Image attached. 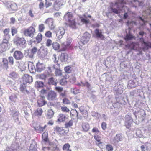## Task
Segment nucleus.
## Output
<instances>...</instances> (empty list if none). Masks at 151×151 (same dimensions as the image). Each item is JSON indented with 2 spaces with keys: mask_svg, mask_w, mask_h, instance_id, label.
Returning <instances> with one entry per match:
<instances>
[{
  "mask_svg": "<svg viewBox=\"0 0 151 151\" xmlns=\"http://www.w3.org/2000/svg\"><path fill=\"white\" fill-rule=\"evenodd\" d=\"M118 1L115 2L114 5L116 6L118 9L116 8H114L111 7L110 9H111L113 12L116 14H118L119 13V10H120L121 7H122L123 5L124 4H126V1L127 0H117Z\"/></svg>",
  "mask_w": 151,
  "mask_h": 151,
  "instance_id": "nucleus-1",
  "label": "nucleus"
},
{
  "mask_svg": "<svg viewBox=\"0 0 151 151\" xmlns=\"http://www.w3.org/2000/svg\"><path fill=\"white\" fill-rule=\"evenodd\" d=\"M91 35L87 32H86L83 35V36L81 37V40L79 44L80 46L79 47L80 49H81V45H84L86 44L89 41Z\"/></svg>",
  "mask_w": 151,
  "mask_h": 151,
  "instance_id": "nucleus-2",
  "label": "nucleus"
},
{
  "mask_svg": "<svg viewBox=\"0 0 151 151\" xmlns=\"http://www.w3.org/2000/svg\"><path fill=\"white\" fill-rule=\"evenodd\" d=\"M35 31V29L33 27L30 26L24 30L23 33L25 36L32 38L34 37Z\"/></svg>",
  "mask_w": 151,
  "mask_h": 151,
  "instance_id": "nucleus-3",
  "label": "nucleus"
},
{
  "mask_svg": "<svg viewBox=\"0 0 151 151\" xmlns=\"http://www.w3.org/2000/svg\"><path fill=\"white\" fill-rule=\"evenodd\" d=\"M54 32L56 34V36L58 39L59 40L61 39L65 32V29L62 27H60L58 29H56Z\"/></svg>",
  "mask_w": 151,
  "mask_h": 151,
  "instance_id": "nucleus-4",
  "label": "nucleus"
},
{
  "mask_svg": "<svg viewBox=\"0 0 151 151\" xmlns=\"http://www.w3.org/2000/svg\"><path fill=\"white\" fill-rule=\"evenodd\" d=\"M16 43L17 46H20L23 48H25L26 47V40L23 37H18L17 38Z\"/></svg>",
  "mask_w": 151,
  "mask_h": 151,
  "instance_id": "nucleus-5",
  "label": "nucleus"
},
{
  "mask_svg": "<svg viewBox=\"0 0 151 151\" xmlns=\"http://www.w3.org/2000/svg\"><path fill=\"white\" fill-rule=\"evenodd\" d=\"M140 40L142 46V49L143 51L148 50L149 48H151V42H147L145 41L142 37L140 38Z\"/></svg>",
  "mask_w": 151,
  "mask_h": 151,
  "instance_id": "nucleus-6",
  "label": "nucleus"
},
{
  "mask_svg": "<svg viewBox=\"0 0 151 151\" xmlns=\"http://www.w3.org/2000/svg\"><path fill=\"white\" fill-rule=\"evenodd\" d=\"M133 122V119L130 116L128 115L125 116V125L127 128H129Z\"/></svg>",
  "mask_w": 151,
  "mask_h": 151,
  "instance_id": "nucleus-7",
  "label": "nucleus"
},
{
  "mask_svg": "<svg viewBox=\"0 0 151 151\" xmlns=\"http://www.w3.org/2000/svg\"><path fill=\"white\" fill-rule=\"evenodd\" d=\"M53 22L54 21L52 18H49L46 20L45 23L48 24L50 29L53 30L55 27V25Z\"/></svg>",
  "mask_w": 151,
  "mask_h": 151,
  "instance_id": "nucleus-8",
  "label": "nucleus"
},
{
  "mask_svg": "<svg viewBox=\"0 0 151 151\" xmlns=\"http://www.w3.org/2000/svg\"><path fill=\"white\" fill-rule=\"evenodd\" d=\"M123 139V137L122 134H118L113 138L112 142L114 144H116L119 141H122Z\"/></svg>",
  "mask_w": 151,
  "mask_h": 151,
  "instance_id": "nucleus-9",
  "label": "nucleus"
},
{
  "mask_svg": "<svg viewBox=\"0 0 151 151\" xmlns=\"http://www.w3.org/2000/svg\"><path fill=\"white\" fill-rule=\"evenodd\" d=\"M13 56L17 60H21L24 57L23 54L20 51H15L13 54Z\"/></svg>",
  "mask_w": 151,
  "mask_h": 151,
  "instance_id": "nucleus-10",
  "label": "nucleus"
},
{
  "mask_svg": "<svg viewBox=\"0 0 151 151\" xmlns=\"http://www.w3.org/2000/svg\"><path fill=\"white\" fill-rule=\"evenodd\" d=\"M57 97V94L55 92L53 91H49L47 96L48 100L50 101H52L56 100Z\"/></svg>",
  "mask_w": 151,
  "mask_h": 151,
  "instance_id": "nucleus-11",
  "label": "nucleus"
},
{
  "mask_svg": "<svg viewBox=\"0 0 151 151\" xmlns=\"http://www.w3.org/2000/svg\"><path fill=\"white\" fill-rule=\"evenodd\" d=\"M138 47V45L137 43L133 42L125 45L126 48L131 50H137Z\"/></svg>",
  "mask_w": 151,
  "mask_h": 151,
  "instance_id": "nucleus-12",
  "label": "nucleus"
},
{
  "mask_svg": "<svg viewBox=\"0 0 151 151\" xmlns=\"http://www.w3.org/2000/svg\"><path fill=\"white\" fill-rule=\"evenodd\" d=\"M23 81L24 83H30L32 81V77L27 74H25L23 77Z\"/></svg>",
  "mask_w": 151,
  "mask_h": 151,
  "instance_id": "nucleus-13",
  "label": "nucleus"
},
{
  "mask_svg": "<svg viewBox=\"0 0 151 151\" xmlns=\"http://www.w3.org/2000/svg\"><path fill=\"white\" fill-rule=\"evenodd\" d=\"M122 86L119 85L117 88L113 89L114 93L115 95H118L122 93L123 92V88L121 87Z\"/></svg>",
  "mask_w": 151,
  "mask_h": 151,
  "instance_id": "nucleus-14",
  "label": "nucleus"
},
{
  "mask_svg": "<svg viewBox=\"0 0 151 151\" xmlns=\"http://www.w3.org/2000/svg\"><path fill=\"white\" fill-rule=\"evenodd\" d=\"M44 96H41L37 101L38 104L40 106H42L47 104V101L45 100Z\"/></svg>",
  "mask_w": 151,
  "mask_h": 151,
  "instance_id": "nucleus-15",
  "label": "nucleus"
},
{
  "mask_svg": "<svg viewBox=\"0 0 151 151\" xmlns=\"http://www.w3.org/2000/svg\"><path fill=\"white\" fill-rule=\"evenodd\" d=\"M28 66L29 70L31 73H35L36 70L33 63L31 62H29L28 63Z\"/></svg>",
  "mask_w": 151,
  "mask_h": 151,
  "instance_id": "nucleus-16",
  "label": "nucleus"
},
{
  "mask_svg": "<svg viewBox=\"0 0 151 151\" xmlns=\"http://www.w3.org/2000/svg\"><path fill=\"white\" fill-rule=\"evenodd\" d=\"M45 68V65L42 63L38 62L36 64V69L37 72H41L44 70Z\"/></svg>",
  "mask_w": 151,
  "mask_h": 151,
  "instance_id": "nucleus-17",
  "label": "nucleus"
},
{
  "mask_svg": "<svg viewBox=\"0 0 151 151\" xmlns=\"http://www.w3.org/2000/svg\"><path fill=\"white\" fill-rule=\"evenodd\" d=\"M7 6L10 11H15L17 9V6L15 3H9L7 4Z\"/></svg>",
  "mask_w": 151,
  "mask_h": 151,
  "instance_id": "nucleus-18",
  "label": "nucleus"
},
{
  "mask_svg": "<svg viewBox=\"0 0 151 151\" xmlns=\"http://www.w3.org/2000/svg\"><path fill=\"white\" fill-rule=\"evenodd\" d=\"M95 33L96 37L100 38L102 40L104 39V37L102 34L101 30L96 29L95 30Z\"/></svg>",
  "mask_w": 151,
  "mask_h": 151,
  "instance_id": "nucleus-19",
  "label": "nucleus"
},
{
  "mask_svg": "<svg viewBox=\"0 0 151 151\" xmlns=\"http://www.w3.org/2000/svg\"><path fill=\"white\" fill-rule=\"evenodd\" d=\"M36 142L34 141H32L30 144L29 151H37Z\"/></svg>",
  "mask_w": 151,
  "mask_h": 151,
  "instance_id": "nucleus-20",
  "label": "nucleus"
},
{
  "mask_svg": "<svg viewBox=\"0 0 151 151\" xmlns=\"http://www.w3.org/2000/svg\"><path fill=\"white\" fill-rule=\"evenodd\" d=\"M20 90L22 92L25 94H28L29 93V91L26 89V85L24 83L21 84Z\"/></svg>",
  "mask_w": 151,
  "mask_h": 151,
  "instance_id": "nucleus-21",
  "label": "nucleus"
},
{
  "mask_svg": "<svg viewBox=\"0 0 151 151\" xmlns=\"http://www.w3.org/2000/svg\"><path fill=\"white\" fill-rule=\"evenodd\" d=\"M68 58V54L66 53H62L60 57V60L62 62H65L67 61Z\"/></svg>",
  "mask_w": 151,
  "mask_h": 151,
  "instance_id": "nucleus-22",
  "label": "nucleus"
},
{
  "mask_svg": "<svg viewBox=\"0 0 151 151\" xmlns=\"http://www.w3.org/2000/svg\"><path fill=\"white\" fill-rule=\"evenodd\" d=\"M66 119V116L65 115L60 114L58 116L57 122H64Z\"/></svg>",
  "mask_w": 151,
  "mask_h": 151,
  "instance_id": "nucleus-23",
  "label": "nucleus"
},
{
  "mask_svg": "<svg viewBox=\"0 0 151 151\" xmlns=\"http://www.w3.org/2000/svg\"><path fill=\"white\" fill-rule=\"evenodd\" d=\"M72 17L73 15L72 13L71 12L67 13L65 15L64 17V18L65 19V20L66 21H68L73 19Z\"/></svg>",
  "mask_w": 151,
  "mask_h": 151,
  "instance_id": "nucleus-24",
  "label": "nucleus"
},
{
  "mask_svg": "<svg viewBox=\"0 0 151 151\" xmlns=\"http://www.w3.org/2000/svg\"><path fill=\"white\" fill-rule=\"evenodd\" d=\"M87 16L85 15H83L80 17L81 22L87 24L89 23V20L87 18Z\"/></svg>",
  "mask_w": 151,
  "mask_h": 151,
  "instance_id": "nucleus-25",
  "label": "nucleus"
},
{
  "mask_svg": "<svg viewBox=\"0 0 151 151\" xmlns=\"http://www.w3.org/2000/svg\"><path fill=\"white\" fill-rule=\"evenodd\" d=\"M47 126L45 125L43 127H42L40 126L38 127H34V128L37 132L38 133H41L42 132L45 128Z\"/></svg>",
  "mask_w": 151,
  "mask_h": 151,
  "instance_id": "nucleus-26",
  "label": "nucleus"
},
{
  "mask_svg": "<svg viewBox=\"0 0 151 151\" xmlns=\"http://www.w3.org/2000/svg\"><path fill=\"white\" fill-rule=\"evenodd\" d=\"M24 55L25 57L27 58H33L34 57V54L30 50H28V51H25Z\"/></svg>",
  "mask_w": 151,
  "mask_h": 151,
  "instance_id": "nucleus-27",
  "label": "nucleus"
},
{
  "mask_svg": "<svg viewBox=\"0 0 151 151\" xmlns=\"http://www.w3.org/2000/svg\"><path fill=\"white\" fill-rule=\"evenodd\" d=\"M8 48L7 43H2L0 45V51L4 52Z\"/></svg>",
  "mask_w": 151,
  "mask_h": 151,
  "instance_id": "nucleus-28",
  "label": "nucleus"
},
{
  "mask_svg": "<svg viewBox=\"0 0 151 151\" xmlns=\"http://www.w3.org/2000/svg\"><path fill=\"white\" fill-rule=\"evenodd\" d=\"M48 83L50 85H56L57 82L56 78L53 77H51L48 80Z\"/></svg>",
  "mask_w": 151,
  "mask_h": 151,
  "instance_id": "nucleus-29",
  "label": "nucleus"
},
{
  "mask_svg": "<svg viewBox=\"0 0 151 151\" xmlns=\"http://www.w3.org/2000/svg\"><path fill=\"white\" fill-rule=\"evenodd\" d=\"M43 112V110L41 108H38L35 111L34 114L35 115L39 116L42 115Z\"/></svg>",
  "mask_w": 151,
  "mask_h": 151,
  "instance_id": "nucleus-30",
  "label": "nucleus"
},
{
  "mask_svg": "<svg viewBox=\"0 0 151 151\" xmlns=\"http://www.w3.org/2000/svg\"><path fill=\"white\" fill-rule=\"evenodd\" d=\"M55 131L57 132L59 134H63L64 133V129L62 127H60L58 126H56L55 129Z\"/></svg>",
  "mask_w": 151,
  "mask_h": 151,
  "instance_id": "nucleus-31",
  "label": "nucleus"
},
{
  "mask_svg": "<svg viewBox=\"0 0 151 151\" xmlns=\"http://www.w3.org/2000/svg\"><path fill=\"white\" fill-rule=\"evenodd\" d=\"M55 66V65H54L53 66V68L56 69L55 73L56 76H61L62 74V70L60 69L56 68Z\"/></svg>",
  "mask_w": 151,
  "mask_h": 151,
  "instance_id": "nucleus-32",
  "label": "nucleus"
},
{
  "mask_svg": "<svg viewBox=\"0 0 151 151\" xmlns=\"http://www.w3.org/2000/svg\"><path fill=\"white\" fill-rule=\"evenodd\" d=\"M62 5V4H61L60 2L59 3H56V1L54 2L53 6L54 9L56 10H58L60 9V7Z\"/></svg>",
  "mask_w": 151,
  "mask_h": 151,
  "instance_id": "nucleus-33",
  "label": "nucleus"
},
{
  "mask_svg": "<svg viewBox=\"0 0 151 151\" xmlns=\"http://www.w3.org/2000/svg\"><path fill=\"white\" fill-rule=\"evenodd\" d=\"M54 114V112L51 109H49L47 111V117L48 119H50L53 116Z\"/></svg>",
  "mask_w": 151,
  "mask_h": 151,
  "instance_id": "nucleus-34",
  "label": "nucleus"
},
{
  "mask_svg": "<svg viewBox=\"0 0 151 151\" xmlns=\"http://www.w3.org/2000/svg\"><path fill=\"white\" fill-rule=\"evenodd\" d=\"M11 114L12 115L13 117L14 118L15 120L18 119V115L19 112L18 111L16 110H14L13 111H11Z\"/></svg>",
  "mask_w": 151,
  "mask_h": 151,
  "instance_id": "nucleus-35",
  "label": "nucleus"
},
{
  "mask_svg": "<svg viewBox=\"0 0 151 151\" xmlns=\"http://www.w3.org/2000/svg\"><path fill=\"white\" fill-rule=\"evenodd\" d=\"M137 86V84L133 80H130L129 81L128 86L131 88H134Z\"/></svg>",
  "mask_w": 151,
  "mask_h": 151,
  "instance_id": "nucleus-36",
  "label": "nucleus"
},
{
  "mask_svg": "<svg viewBox=\"0 0 151 151\" xmlns=\"http://www.w3.org/2000/svg\"><path fill=\"white\" fill-rule=\"evenodd\" d=\"M9 77L13 79H15L18 78V75L14 72L11 73L9 75Z\"/></svg>",
  "mask_w": 151,
  "mask_h": 151,
  "instance_id": "nucleus-37",
  "label": "nucleus"
},
{
  "mask_svg": "<svg viewBox=\"0 0 151 151\" xmlns=\"http://www.w3.org/2000/svg\"><path fill=\"white\" fill-rule=\"evenodd\" d=\"M44 86L43 83L41 81H37L35 83V86L37 88H42Z\"/></svg>",
  "mask_w": 151,
  "mask_h": 151,
  "instance_id": "nucleus-38",
  "label": "nucleus"
},
{
  "mask_svg": "<svg viewBox=\"0 0 151 151\" xmlns=\"http://www.w3.org/2000/svg\"><path fill=\"white\" fill-rule=\"evenodd\" d=\"M94 139L99 143L97 144L100 147L102 144V143L100 142L101 137L99 136L97 134H95L94 136Z\"/></svg>",
  "mask_w": 151,
  "mask_h": 151,
  "instance_id": "nucleus-39",
  "label": "nucleus"
},
{
  "mask_svg": "<svg viewBox=\"0 0 151 151\" xmlns=\"http://www.w3.org/2000/svg\"><path fill=\"white\" fill-rule=\"evenodd\" d=\"M19 148L17 147H14L13 145L10 147H8L6 148L5 151H18V149Z\"/></svg>",
  "mask_w": 151,
  "mask_h": 151,
  "instance_id": "nucleus-40",
  "label": "nucleus"
},
{
  "mask_svg": "<svg viewBox=\"0 0 151 151\" xmlns=\"http://www.w3.org/2000/svg\"><path fill=\"white\" fill-rule=\"evenodd\" d=\"M68 22H69V25L70 27L73 28H76V23L74 19H72Z\"/></svg>",
  "mask_w": 151,
  "mask_h": 151,
  "instance_id": "nucleus-41",
  "label": "nucleus"
},
{
  "mask_svg": "<svg viewBox=\"0 0 151 151\" xmlns=\"http://www.w3.org/2000/svg\"><path fill=\"white\" fill-rule=\"evenodd\" d=\"M53 48L55 50H58L60 47L59 44L56 42H54L52 43Z\"/></svg>",
  "mask_w": 151,
  "mask_h": 151,
  "instance_id": "nucleus-42",
  "label": "nucleus"
},
{
  "mask_svg": "<svg viewBox=\"0 0 151 151\" xmlns=\"http://www.w3.org/2000/svg\"><path fill=\"white\" fill-rule=\"evenodd\" d=\"M3 67L6 70L8 68V63L7 59L5 58H4L3 60Z\"/></svg>",
  "mask_w": 151,
  "mask_h": 151,
  "instance_id": "nucleus-43",
  "label": "nucleus"
},
{
  "mask_svg": "<svg viewBox=\"0 0 151 151\" xmlns=\"http://www.w3.org/2000/svg\"><path fill=\"white\" fill-rule=\"evenodd\" d=\"M9 29H6L4 31V37H6V39H9Z\"/></svg>",
  "mask_w": 151,
  "mask_h": 151,
  "instance_id": "nucleus-44",
  "label": "nucleus"
},
{
  "mask_svg": "<svg viewBox=\"0 0 151 151\" xmlns=\"http://www.w3.org/2000/svg\"><path fill=\"white\" fill-rule=\"evenodd\" d=\"M9 99L11 101L15 102L17 99V97L15 94H12L9 96Z\"/></svg>",
  "mask_w": 151,
  "mask_h": 151,
  "instance_id": "nucleus-45",
  "label": "nucleus"
},
{
  "mask_svg": "<svg viewBox=\"0 0 151 151\" xmlns=\"http://www.w3.org/2000/svg\"><path fill=\"white\" fill-rule=\"evenodd\" d=\"M82 127L83 130L85 131H88L89 128V125L88 123H83L82 125Z\"/></svg>",
  "mask_w": 151,
  "mask_h": 151,
  "instance_id": "nucleus-46",
  "label": "nucleus"
},
{
  "mask_svg": "<svg viewBox=\"0 0 151 151\" xmlns=\"http://www.w3.org/2000/svg\"><path fill=\"white\" fill-rule=\"evenodd\" d=\"M73 121L71 119L68 122L66 123L65 124V127L66 128H68L72 126L73 125Z\"/></svg>",
  "mask_w": 151,
  "mask_h": 151,
  "instance_id": "nucleus-47",
  "label": "nucleus"
},
{
  "mask_svg": "<svg viewBox=\"0 0 151 151\" xmlns=\"http://www.w3.org/2000/svg\"><path fill=\"white\" fill-rule=\"evenodd\" d=\"M81 83H82V87H86L89 88L91 86L90 84L87 81H85V82L81 81Z\"/></svg>",
  "mask_w": 151,
  "mask_h": 151,
  "instance_id": "nucleus-48",
  "label": "nucleus"
},
{
  "mask_svg": "<svg viewBox=\"0 0 151 151\" xmlns=\"http://www.w3.org/2000/svg\"><path fill=\"white\" fill-rule=\"evenodd\" d=\"M61 46L62 48L61 49V50L62 51H66L68 47V46L66 44L65 42L63 43L62 44Z\"/></svg>",
  "mask_w": 151,
  "mask_h": 151,
  "instance_id": "nucleus-49",
  "label": "nucleus"
},
{
  "mask_svg": "<svg viewBox=\"0 0 151 151\" xmlns=\"http://www.w3.org/2000/svg\"><path fill=\"white\" fill-rule=\"evenodd\" d=\"M52 3L51 0H45V6L46 8H47L51 6Z\"/></svg>",
  "mask_w": 151,
  "mask_h": 151,
  "instance_id": "nucleus-50",
  "label": "nucleus"
},
{
  "mask_svg": "<svg viewBox=\"0 0 151 151\" xmlns=\"http://www.w3.org/2000/svg\"><path fill=\"white\" fill-rule=\"evenodd\" d=\"M106 149L108 151H112L113 150V147L112 145L110 144H108L106 146Z\"/></svg>",
  "mask_w": 151,
  "mask_h": 151,
  "instance_id": "nucleus-51",
  "label": "nucleus"
},
{
  "mask_svg": "<svg viewBox=\"0 0 151 151\" xmlns=\"http://www.w3.org/2000/svg\"><path fill=\"white\" fill-rule=\"evenodd\" d=\"M70 145L68 143H66L64 145L63 147V150H66L70 149Z\"/></svg>",
  "mask_w": 151,
  "mask_h": 151,
  "instance_id": "nucleus-52",
  "label": "nucleus"
},
{
  "mask_svg": "<svg viewBox=\"0 0 151 151\" xmlns=\"http://www.w3.org/2000/svg\"><path fill=\"white\" fill-rule=\"evenodd\" d=\"M134 37V36L131 34H127L125 38V39L126 41H127L131 40Z\"/></svg>",
  "mask_w": 151,
  "mask_h": 151,
  "instance_id": "nucleus-53",
  "label": "nucleus"
},
{
  "mask_svg": "<svg viewBox=\"0 0 151 151\" xmlns=\"http://www.w3.org/2000/svg\"><path fill=\"white\" fill-rule=\"evenodd\" d=\"M11 32L12 35L14 36L17 33V29L14 27H12L11 28Z\"/></svg>",
  "mask_w": 151,
  "mask_h": 151,
  "instance_id": "nucleus-54",
  "label": "nucleus"
},
{
  "mask_svg": "<svg viewBox=\"0 0 151 151\" xmlns=\"http://www.w3.org/2000/svg\"><path fill=\"white\" fill-rule=\"evenodd\" d=\"M42 35L41 33H39L36 37V39L38 42H40L42 40Z\"/></svg>",
  "mask_w": 151,
  "mask_h": 151,
  "instance_id": "nucleus-55",
  "label": "nucleus"
},
{
  "mask_svg": "<svg viewBox=\"0 0 151 151\" xmlns=\"http://www.w3.org/2000/svg\"><path fill=\"white\" fill-rule=\"evenodd\" d=\"M139 23L141 24L142 26L146 22L145 21L140 17H139Z\"/></svg>",
  "mask_w": 151,
  "mask_h": 151,
  "instance_id": "nucleus-56",
  "label": "nucleus"
},
{
  "mask_svg": "<svg viewBox=\"0 0 151 151\" xmlns=\"http://www.w3.org/2000/svg\"><path fill=\"white\" fill-rule=\"evenodd\" d=\"M45 28L44 25L43 24H41L39 26V30L41 32H42Z\"/></svg>",
  "mask_w": 151,
  "mask_h": 151,
  "instance_id": "nucleus-57",
  "label": "nucleus"
},
{
  "mask_svg": "<svg viewBox=\"0 0 151 151\" xmlns=\"http://www.w3.org/2000/svg\"><path fill=\"white\" fill-rule=\"evenodd\" d=\"M63 103L64 104H70L71 103L70 101L66 98H64L63 99Z\"/></svg>",
  "mask_w": 151,
  "mask_h": 151,
  "instance_id": "nucleus-58",
  "label": "nucleus"
},
{
  "mask_svg": "<svg viewBox=\"0 0 151 151\" xmlns=\"http://www.w3.org/2000/svg\"><path fill=\"white\" fill-rule=\"evenodd\" d=\"M46 44V46L47 47H50L51 45H52V41L50 39H48L47 40Z\"/></svg>",
  "mask_w": 151,
  "mask_h": 151,
  "instance_id": "nucleus-59",
  "label": "nucleus"
},
{
  "mask_svg": "<svg viewBox=\"0 0 151 151\" xmlns=\"http://www.w3.org/2000/svg\"><path fill=\"white\" fill-rule=\"evenodd\" d=\"M30 50L34 55L36 54L38 50V49L37 47H34Z\"/></svg>",
  "mask_w": 151,
  "mask_h": 151,
  "instance_id": "nucleus-60",
  "label": "nucleus"
},
{
  "mask_svg": "<svg viewBox=\"0 0 151 151\" xmlns=\"http://www.w3.org/2000/svg\"><path fill=\"white\" fill-rule=\"evenodd\" d=\"M64 70L65 72L70 73L71 72V68L69 66H67L65 68Z\"/></svg>",
  "mask_w": 151,
  "mask_h": 151,
  "instance_id": "nucleus-61",
  "label": "nucleus"
},
{
  "mask_svg": "<svg viewBox=\"0 0 151 151\" xmlns=\"http://www.w3.org/2000/svg\"><path fill=\"white\" fill-rule=\"evenodd\" d=\"M92 132L95 133V134H97L99 133V131L98 130V129L97 128H93L92 130Z\"/></svg>",
  "mask_w": 151,
  "mask_h": 151,
  "instance_id": "nucleus-62",
  "label": "nucleus"
},
{
  "mask_svg": "<svg viewBox=\"0 0 151 151\" xmlns=\"http://www.w3.org/2000/svg\"><path fill=\"white\" fill-rule=\"evenodd\" d=\"M52 60L55 63H57L58 60V59H57L56 57V55L55 54H54L52 55Z\"/></svg>",
  "mask_w": 151,
  "mask_h": 151,
  "instance_id": "nucleus-63",
  "label": "nucleus"
},
{
  "mask_svg": "<svg viewBox=\"0 0 151 151\" xmlns=\"http://www.w3.org/2000/svg\"><path fill=\"white\" fill-rule=\"evenodd\" d=\"M62 111L64 112H68L70 110L66 107H62L61 108Z\"/></svg>",
  "mask_w": 151,
  "mask_h": 151,
  "instance_id": "nucleus-64",
  "label": "nucleus"
}]
</instances>
